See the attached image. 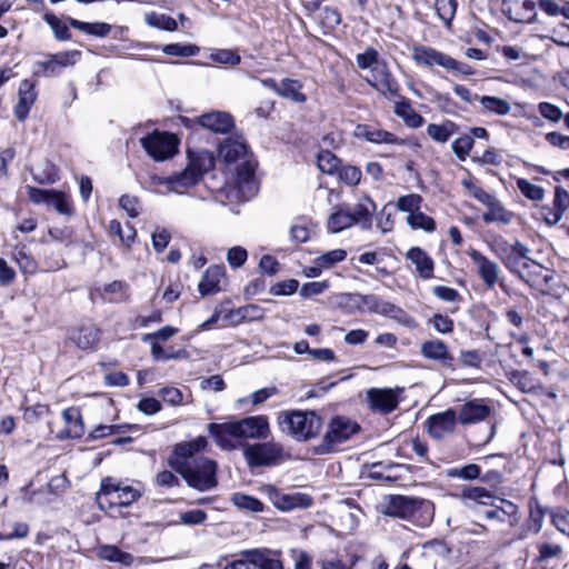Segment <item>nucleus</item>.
Here are the masks:
<instances>
[{
	"label": "nucleus",
	"instance_id": "1",
	"mask_svg": "<svg viewBox=\"0 0 569 569\" xmlns=\"http://www.w3.org/2000/svg\"><path fill=\"white\" fill-rule=\"evenodd\" d=\"M208 432L220 449L233 451L238 449L239 440H264L271 431L268 417L258 415L221 423L211 422Z\"/></svg>",
	"mask_w": 569,
	"mask_h": 569
},
{
	"label": "nucleus",
	"instance_id": "2",
	"mask_svg": "<svg viewBox=\"0 0 569 569\" xmlns=\"http://www.w3.org/2000/svg\"><path fill=\"white\" fill-rule=\"evenodd\" d=\"M218 157L233 169L240 191L247 199L257 192L254 181L256 162L244 142L226 139L218 148Z\"/></svg>",
	"mask_w": 569,
	"mask_h": 569
},
{
	"label": "nucleus",
	"instance_id": "3",
	"mask_svg": "<svg viewBox=\"0 0 569 569\" xmlns=\"http://www.w3.org/2000/svg\"><path fill=\"white\" fill-rule=\"evenodd\" d=\"M359 430L360 426L356 421L347 417L337 416L331 419L322 441L315 447V452L318 455L333 452L338 446L349 440Z\"/></svg>",
	"mask_w": 569,
	"mask_h": 569
},
{
	"label": "nucleus",
	"instance_id": "4",
	"mask_svg": "<svg viewBox=\"0 0 569 569\" xmlns=\"http://www.w3.org/2000/svg\"><path fill=\"white\" fill-rule=\"evenodd\" d=\"M177 472L182 476L189 487L199 491L213 489L218 483L216 477L217 463L206 457L193 459L191 465Z\"/></svg>",
	"mask_w": 569,
	"mask_h": 569
},
{
	"label": "nucleus",
	"instance_id": "5",
	"mask_svg": "<svg viewBox=\"0 0 569 569\" xmlns=\"http://www.w3.org/2000/svg\"><path fill=\"white\" fill-rule=\"evenodd\" d=\"M281 425L298 440H308L319 433L322 420L315 411H291Z\"/></svg>",
	"mask_w": 569,
	"mask_h": 569
},
{
	"label": "nucleus",
	"instance_id": "6",
	"mask_svg": "<svg viewBox=\"0 0 569 569\" xmlns=\"http://www.w3.org/2000/svg\"><path fill=\"white\" fill-rule=\"evenodd\" d=\"M139 141L146 152L156 161L172 157L178 148V140L174 134L158 130L140 138Z\"/></svg>",
	"mask_w": 569,
	"mask_h": 569
},
{
	"label": "nucleus",
	"instance_id": "7",
	"mask_svg": "<svg viewBox=\"0 0 569 569\" xmlns=\"http://www.w3.org/2000/svg\"><path fill=\"white\" fill-rule=\"evenodd\" d=\"M243 457L250 467L274 466L283 458V448L277 442L246 445Z\"/></svg>",
	"mask_w": 569,
	"mask_h": 569
},
{
	"label": "nucleus",
	"instance_id": "8",
	"mask_svg": "<svg viewBox=\"0 0 569 569\" xmlns=\"http://www.w3.org/2000/svg\"><path fill=\"white\" fill-rule=\"evenodd\" d=\"M226 569H283L278 555L271 550L246 551L241 559L226 566Z\"/></svg>",
	"mask_w": 569,
	"mask_h": 569
},
{
	"label": "nucleus",
	"instance_id": "9",
	"mask_svg": "<svg viewBox=\"0 0 569 569\" xmlns=\"http://www.w3.org/2000/svg\"><path fill=\"white\" fill-rule=\"evenodd\" d=\"M518 278L541 295H549L552 290L555 271L543 267L541 263L532 259L525 268H522Z\"/></svg>",
	"mask_w": 569,
	"mask_h": 569
},
{
	"label": "nucleus",
	"instance_id": "10",
	"mask_svg": "<svg viewBox=\"0 0 569 569\" xmlns=\"http://www.w3.org/2000/svg\"><path fill=\"white\" fill-rule=\"evenodd\" d=\"M264 493L272 505L281 511H290L297 508H309L312 505V498L302 492H284L272 486L264 488Z\"/></svg>",
	"mask_w": 569,
	"mask_h": 569
},
{
	"label": "nucleus",
	"instance_id": "11",
	"mask_svg": "<svg viewBox=\"0 0 569 569\" xmlns=\"http://www.w3.org/2000/svg\"><path fill=\"white\" fill-rule=\"evenodd\" d=\"M530 248L520 241L512 244L503 242L500 258L510 273L518 277L532 259L529 257Z\"/></svg>",
	"mask_w": 569,
	"mask_h": 569
},
{
	"label": "nucleus",
	"instance_id": "12",
	"mask_svg": "<svg viewBox=\"0 0 569 569\" xmlns=\"http://www.w3.org/2000/svg\"><path fill=\"white\" fill-rule=\"evenodd\" d=\"M208 445V441L204 437L200 436L196 439L177 445L171 453V456L168 458L169 466L174 470L178 471L189 465L192 463L193 459H198L196 455L203 450Z\"/></svg>",
	"mask_w": 569,
	"mask_h": 569
},
{
	"label": "nucleus",
	"instance_id": "13",
	"mask_svg": "<svg viewBox=\"0 0 569 569\" xmlns=\"http://www.w3.org/2000/svg\"><path fill=\"white\" fill-rule=\"evenodd\" d=\"M367 82L375 90L385 97H398L400 92V84L392 76L386 60L381 61L367 78Z\"/></svg>",
	"mask_w": 569,
	"mask_h": 569
},
{
	"label": "nucleus",
	"instance_id": "14",
	"mask_svg": "<svg viewBox=\"0 0 569 569\" xmlns=\"http://www.w3.org/2000/svg\"><path fill=\"white\" fill-rule=\"evenodd\" d=\"M402 389L391 388H370L367 390V400L369 407L380 413H389L393 411L399 403V393Z\"/></svg>",
	"mask_w": 569,
	"mask_h": 569
},
{
	"label": "nucleus",
	"instance_id": "15",
	"mask_svg": "<svg viewBox=\"0 0 569 569\" xmlns=\"http://www.w3.org/2000/svg\"><path fill=\"white\" fill-rule=\"evenodd\" d=\"M468 256L471 258L477 268V272L488 289H492L499 282L500 267L496 261L488 259L485 254L476 249L468 250Z\"/></svg>",
	"mask_w": 569,
	"mask_h": 569
},
{
	"label": "nucleus",
	"instance_id": "16",
	"mask_svg": "<svg viewBox=\"0 0 569 569\" xmlns=\"http://www.w3.org/2000/svg\"><path fill=\"white\" fill-rule=\"evenodd\" d=\"M457 422V412L453 409H448L428 418V432L433 439L441 440L453 433Z\"/></svg>",
	"mask_w": 569,
	"mask_h": 569
},
{
	"label": "nucleus",
	"instance_id": "17",
	"mask_svg": "<svg viewBox=\"0 0 569 569\" xmlns=\"http://www.w3.org/2000/svg\"><path fill=\"white\" fill-rule=\"evenodd\" d=\"M422 505V499L406 496H391L386 507V515L408 519L420 510Z\"/></svg>",
	"mask_w": 569,
	"mask_h": 569
},
{
	"label": "nucleus",
	"instance_id": "18",
	"mask_svg": "<svg viewBox=\"0 0 569 569\" xmlns=\"http://www.w3.org/2000/svg\"><path fill=\"white\" fill-rule=\"evenodd\" d=\"M411 58L418 66L428 68L438 66L447 70L450 56L432 47L417 44L412 48Z\"/></svg>",
	"mask_w": 569,
	"mask_h": 569
},
{
	"label": "nucleus",
	"instance_id": "19",
	"mask_svg": "<svg viewBox=\"0 0 569 569\" xmlns=\"http://www.w3.org/2000/svg\"><path fill=\"white\" fill-rule=\"evenodd\" d=\"M517 515L518 507L513 502L501 498L493 506L482 511V516L487 520H497L501 523L508 522L511 526L518 521Z\"/></svg>",
	"mask_w": 569,
	"mask_h": 569
},
{
	"label": "nucleus",
	"instance_id": "20",
	"mask_svg": "<svg viewBox=\"0 0 569 569\" xmlns=\"http://www.w3.org/2000/svg\"><path fill=\"white\" fill-rule=\"evenodd\" d=\"M491 413V408L482 400L473 399L463 403L457 415L461 425H473L486 420Z\"/></svg>",
	"mask_w": 569,
	"mask_h": 569
},
{
	"label": "nucleus",
	"instance_id": "21",
	"mask_svg": "<svg viewBox=\"0 0 569 569\" xmlns=\"http://www.w3.org/2000/svg\"><path fill=\"white\" fill-rule=\"evenodd\" d=\"M80 51H63L51 54L48 60L41 62L43 74L46 77H56L61 73L63 68L73 66L80 58Z\"/></svg>",
	"mask_w": 569,
	"mask_h": 569
},
{
	"label": "nucleus",
	"instance_id": "22",
	"mask_svg": "<svg viewBox=\"0 0 569 569\" xmlns=\"http://www.w3.org/2000/svg\"><path fill=\"white\" fill-rule=\"evenodd\" d=\"M461 497L466 500V506L476 511H479V507L493 506L499 499L491 491L478 486L465 487L461 491Z\"/></svg>",
	"mask_w": 569,
	"mask_h": 569
},
{
	"label": "nucleus",
	"instance_id": "23",
	"mask_svg": "<svg viewBox=\"0 0 569 569\" xmlns=\"http://www.w3.org/2000/svg\"><path fill=\"white\" fill-rule=\"evenodd\" d=\"M36 99L34 83L29 79L22 80L18 90V102L13 110L18 120L23 121L28 118Z\"/></svg>",
	"mask_w": 569,
	"mask_h": 569
},
{
	"label": "nucleus",
	"instance_id": "24",
	"mask_svg": "<svg viewBox=\"0 0 569 569\" xmlns=\"http://www.w3.org/2000/svg\"><path fill=\"white\" fill-rule=\"evenodd\" d=\"M420 352L425 358L438 361L443 367L453 369V357L442 340L432 339L425 341L421 345Z\"/></svg>",
	"mask_w": 569,
	"mask_h": 569
},
{
	"label": "nucleus",
	"instance_id": "25",
	"mask_svg": "<svg viewBox=\"0 0 569 569\" xmlns=\"http://www.w3.org/2000/svg\"><path fill=\"white\" fill-rule=\"evenodd\" d=\"M198 123L216 133H227L233 127V118L223 111H212L199 117Z\"/></svg>",
	"mask_w": 569,
	"mask_h": 569
},
{
	"label": "nucleus",
	"instance_id": "26",
	"mask_svg": "<svg viewBox=\"0 0 569 569\" xmlns=\"http://www.w3.org/2000/svg\"><path fill=\"white\" fill-rule=\"evenodd\" d=\"M224 276L226 272L222 266L209 267L198 284L201 296L214 295L221 291V282L224 280Z\"/></svg>",
	"mask_w": 569,
	"mask_h": 569
},
{
	"label": "nucleus",
	"instance_id": "27",
	"mask_svg": "<svg viewBox=\"0 0 569 569\" xmlns=\"http://www.w3.org/2000/svg\"><path fill=\"white\" fill-rule=\"evenodd\" d=\"M356 136L372 143L403 144V140L393 133L368 124H359L356 128Z\"/></svg>",
	"mask_w": 569,
	"mask_h": 569
},
{
	"label": "nucleus",
	"instance_id": "28",
	"mask_svg": "<svg viewBox=\"0 0 569 569\" xmlns=\"http://www.w3.org/2000/svg\"><path fill=\"white\" fill-rule=\"evenodd\" d=\"M200 178L197 176V173H194L190 168L186 167L183 171L163 179L161 183L166 184L169 191L182 194L190 187L196 186Z\"/></svg>",
	"mask_w": 569,
	"mask_h": 569
},
{
	"label": "nucleus",
	"instance_id": "29",
	"mask_svg": "<svg viewBox=\"0 0 569 569\" xmlns=\"http://www.w3.org/2000/svg\"><path fill=\"white\" fill-rule=\"evenodd\" d=\"M422 279H430L433 276L435 263L428 253L419 247H412L406 254Z\"/></svg>",
	"mask_w": 569,
	"mask_h": 569
},
{
	"label": "nucleus",
	"instance_id": "30",
	"mask_svg": "<svg viewBox=\"0 0 569 569\" xmlns=\"http://www.w3.org/2000/svg\"><path fill=\"white\" fill-rule=\"evenodd\" d=\"M70 339L82 350H89L97 346L100 340V331L93 325H86L74 330Z\"/></svg>",
	"mask_w": 569,
	"mask_h": 569
},
{
	"label": "nucleus",
	"instance_id": "31",
	"mask_svg": "<svg viewBox=\"0 0 569 569\" xmlns=\"http://www.w3.org/2000/svg\"><path fill=\"white\" fill-rule=\"evenodd\" d=\"M62 418L66 423V429L63 430L64 437L67 438H79L84 432V427L82 423V417L80 410L76 407L67 408L62 411Z\"/></svg>",
	"mask_w": 569,
	"mask_h": 569
},
{
	"label": "nucleus",
	"instance_id": "32",
	"mask_svg": "<svg viewBox=\"0 0 569 569\" xmlns=\"http://www.w3.org/2000/svg\"><path fill=\"white\" fill-rule=\"evenodd\" d=\"M189 163L190 168L201 179L203 173L208 172L214 167V157L208 150H199L194 152L189 151Z\"/></svg>",
	"mask_w": 569,
	"mask_h": 569
},
{
	"label": "nucleus",
	"instance_id": "33",
	"mask_svg": "<svg viewBox=\"0 0 569 569\" xmlns=\"http://www.w3.org/2000/svg\"><path fill=\"white\" fill-rule=\"evenodd\" d=\"M377 207L369 197H363L355 206L351 211V218H355V223H360L363 229L371 227V216L376 211Z\"/></svg>",
	"mask_w": 569,
	"mask_h": 569
},
{
	"label": "nucleus",
	"instance_id": "34",
	"mask_svg": "<svg viewBox=\"0 0 569 569\" xmlns=\"http://www.w3.org/2000/svg\"><path fill=\"white\" fill-rule=\"evenodd\" d=\"M459 130L458 124L453 121L447 120L441 124L429 123L427 126V134L438 143H446L450 137Z\"/></svg>",
	"mask_w": 569,
	"mask_h": 569
},
{
	"label": "nucleus",
	"instance_id": "35",
	"mask_svg": "<svg viewBox=\"0 0 569 569\" xmlns=\"http://www.w3.org/2000/svg\"><path fill=\"white\" fill-rule=\"evenodd\" d=\"M393 109L395 113L410 128H419L425 122L423 117L420 116L406 100L396 102Z\"/></svg>",
	"mask_w": 569,
	"mask_h": 569
},
{
	"label": "nucleus",
	"instance_id": "36",
	"mask_svg": "<svg viewBox=\"0 0 569 569\" xmlns=\"http://www.w3.org/2000/svg\"><path fill=\"white\" fill-rule=\"evenodd\" d=\"M485 206L488 208V211L482 214V220L486 223L502 222L507 224L511 221L512 213L507 211L495 197Z\"/></svg>",
	"mask_w": 569,
	"mask_h": 569
},
{
	"label": "nucleus",
	"instance_id": "37",
	"mask_svg": "<svg viewBox=\"0 0 569 569\" xmlns=\"http://www.w3.org/2000/svg\"><path fill=\"white\" fill-rule=\"evenodd\" d=\"M67 21L71 27H73L87 34H90V36H96V37L102 38V37L108 36L111 31V26L106 22L90 23V22H83V21L77 20L71 17L67 18Z\"/></svg>",
	"mask_w": 569,
	"mask_h": 569
},
{
	"label": "nucleus",
	"instance_id": "38",
	"mask_svg": "<svg viewBox=\"0 0 569 569\" xmlns=\"http://www.w3.org/2000/svg\"><path fill=\"white\" fill-rule=\"evenodd\" d=\"M365 296L361 293H340L336 298V306L348 313L365 310Z\"/></svg>",
	"mask_w": 569,
	"mask_h": 569
},
{
	"label": "nucleus",
	"instance_id": "39",
	"mask_svg": "<svg viewBox=\"0 0 569 569\" xmlns=\"http://www.w3.org/2000/svg\"><path fill=\"white\" fill-rule=\"evenodd\" d=\"M479 102L481 103L485 112L495 113L497 116H507L511 111V104L509 101L499 97L482 96L479 98Z\"/></svg>",
	"mask_w": 569,
	"mask_h": 569
},
{
	"label": "nucleus",
	"instance_id": "40",
	"mask_svg": "<svg viewBox=\"0 0 569 569\" xmlns=\"http://www.w3.org/2000/svg\"><path fill=\"white\" fill-rule=\"evenodd\" d=\"M316 21L320 26L322 33L327 34L340 24L341 16L337 9L325 7L316 17Z\"/></svg>",
	"mask_w": 569,
	"mask_h": 569
},
{
	"label": "nucleus",
	"instance_id": "41",
	"mask_svg": "<svg viewBox=\"0 0 569 569\" xmlns=\"http://www.w3.org/2000/svg\"><path fill=\"white\" fill-rule=\"evenodd\" d=\"M141 497V490L132 486H121L113 499H109V507H128Z\"/></svg>",
	"mask_w": 569,
	"mask_h": 569
},
{
	"label": "nucleus",
	"instance_id": "42",
	"mask_svg": "<svg viewBox=\"0 0 569 569\" xmlns=\"http://www.w3.org/2000/svg\"><path fill=\"white\" fill-rule=\"evenodd\" d=\"M352 224H355V218H351V211L342 207L331 213L328 219V228L332 232H340Z\"/></svg>",
	"mask_w": 569,
	"mask_h": 569
},
{
	"label": "nucleus",
	"instance_id": "43",
	"mask_svg": "<svg viewBox=\"0 0 569 569\" xmlns=\"http://www.w3.org/2000/svg\"><path fill=\"white\" fill-rule=\"evenodd\" d=\"M301 84L297 80L283 79L279 82L278 94L295 102L306 101V96L300 91Z\"/></svg>",
	"mask_w": 569,
	"mask_h": 569
},
{
	"label": "nucleus",
	"instance_id": "44",
	"mask_svg": "<svg viewBox=\"0 0 569 569\" xmlns=\"http://www.w3.org/2000/svg\"><path fill=\"white\" fill-rule=\"evenodd\" d=\"M379 54V52L372 48L368 47L363 52H360L356 56V62L359 69L361 70H370V72L383 61Z\"/></svg>",
	"mask_w": 569,
	"mask_h": 569
},
{
	"label": "nucleus",
	"instance_id": "45",
	"mask_svg": "<svg viewBox=\"0 0 569 569\" xmlns=\"http://www.w3.org/2000/svg\"><path fill=\"white\" fill-rule=\"evenodd\" d=\"M99 556L101 559L120 562L124 566H130L133 561V557L130 553L121 551L116 546L101 547L99 549Z\"/></svg>",
	"mask_w": 569,
	"mask_h": 569
},
{
	"label": "nucleus",
	"instance_id": "46",
	"mask_svg": "<svg viewBox=\"0 0 569 569\" xmlns=\"http://www.w3.org/2000/svg\"><path fill=\"white\" fill-rule=\"evenodd\" d=\"M231 501L239 509L248 510L251 512H261L263 510V503L259 499L244 493H233Z\"/></svg>",
	"mask_w": 569,
	"mask_h": 569
},
{
	"label": "nucleus",
	"instance_id": "47",
	"mask_svg": "<svg viewBox=\"0 0 569 569\" xmlns=\"http://www.w3.org/2000/svg\"><path fill=\"white\" fill-rule=\"evenodd\" d=\"M146 22L150 27L162 29L166 31H174L177 30L178 27L177 21L172 17L156 12L147 14Z\"/></svg>",
	"mask_w": 569,
	"mask_h": 569
},
{
	"label": "nucleus",
	"instance_id": "48",
	"mask_svg": "<svg viewBox=\"0 0 569 569\" xmlns=\"http://www.w3.org/2000/svg\"><path fill=\"white\" fill-rule=\"evenodd\" d=\"M385 317L395 320L397 323L408 328H413L416 326L415 319L401 307L392 302H389Z\"/></svg>",
	"mask_w": 569,
	"mask_h": 569
},
{
	"label": "nucleus",
	"instance_id": "49",
	"mask_svg": "<svg viewBox=\"0 0 569 569\" xmlns=\"http://www.w3.org/2000/svg\"><path fill=\"white\" fill-rule=\"evenodd\" d=\"M397 467L393 462H373L369 466L368 477L375 480H392L390 471Z\"/></svg>",
	"mask_w": 569,
	"mask_h": 569
},
{
	"label": "nucleus",
	"instance_id": "50",
	"mask_svg": "<svg viewBox=\"0 0 569 569\" xmlns=\"http://www.w3.org/2000/svg\"><path fill=\"white\" fill-rule=\"evenodd\" d=\"M407 222L411 228L422 229L427 232H432L436 229L435 220L420 211L411 212L407 217Z\"/></svg>",
	"mask_w": 569,
	"mask_h": 569
},
{
	"label": "nucleus",
	"instance_id": "51",
	"mask_svg": "<svg viewBox=\"0 0 569 569\" xmlns=\"http://www.w3.org/2000/svg\"><path fill=\"white\" fill-rule=\"evenodd\" d=\"M457 6V0H436L435 8L437 14L446 26H450L456 14Z\"/></svg>",
	"mask_w": 569,
	"mask_h": 569
},
{
	"label": "nucleus",
	"instance_id": "52",
	"mask_svg": "<svg viewBox=\"0 0 569 569\" xmlns=\"http://www.w3.org/2000/svg\"><path fill=\"white\" fill-rule=\"evenodd\" d=\"M44 21L50 26V28L52 29V31L54 33V37L58 40L67 41V40L71 39V33L69 31L68 26L66 23H63L53 13H46Z\"/></svg>",
	"mask_w": 569,
	"mask_h": 569
},
{
	"label": "nucleus",
	"instance_id": "53",
	"mask_svg": "<svg viewBox=\"0 0 569 569\" xmlns=\"http://www.w3.org/2000/svg\"><path fill=\"white\" fill-rule=\"evenodd\" d=\"M13 259L23 273L32 274L37 271L36 260L24 250L23 247L16 249L13 252Z\"/></svg>",
	"mask_w": 569,
	"mask_h": 569
},
{
	"label": "nucleus",
	"instance_id": "54",
	"mask_svg": "<svg viewBox=\"0 0 569 569\" xmlns=\"http://www.w3.org/2000/svg\"><path fill=\"white\" fill-rule=\"evenodd\" d=\"M473 138L470 134H463L453 140L451 148L460 161H465L472 149Z\"/></svg>",
	"mask_w": 569,
	"mask_h": 569
},
{
	"label": "nucleus",
	"instance_id": "55",
	"mask_svg": "<svg viewBox=\"0 0 569 569\" xmlns=\"http://www.w3.org/2000/svg\"><path fill=\"white\" fill-rule=\"evenodd\" d=\"M517 187L521 193L530 200L540 201L545 197V190L540 186L533 184L527 179H518Z\"/></svg>",
	"mask_w": 569,
	"mask_h": 569
},
{
	"label": "nucleus",
	"instance_id": "56",
	"mask_svg": "<svg viewBox=\"0 0 569 569\" xmlns=\"http://www.w3.org/2000/svg\"><path fill=\"white\" fill-rule=\"evenodd\" d=\"M277 392H278V389L276 387L261 388V389L252 392L248 397L240 398L238 400V402L240 405H244V403L250 402L253 406H258V405H261L264 401H267L272 396L277 395Z\"/></svg>",
	"mask_w": 569,
	"mask_h": 569
},
{
	"label": "nucleus",
	"instance_id": "57",
	"mask_svg": "<svg viewBox=\"0 0 569 569\" xmlns=\"http://www.w3.org/2000/svg\"><path fill=\"white\" fill-rule=\"evenodd\" d=\"M47 204L52 206L61 214H70L71 206L63 192L50 190Z\"/></svg>",
	"mask_w": 569,
	"mask_h": 569
},
{
	"label": "nucleus",
	"instance_id": "58",
	"mask_svg": "<svg viewBox=\"0 0 569 569\" xmlns=\"http://www.w3.org/2000/svg\"><path fill=\"white\" fill-rule=\"evenodd\" d=\"M340 160L330 151L323 150L318 154L319 169L328 174H332L339 168Z\"/></svg>",
	"mask_w": 569,
	"mask_h": 569
},
{
	"label": "nucleus",
	"instance_id": "59",
	"mask_svg": "<svg viewBox=\"0 0 569 569\" xmlns=\"http://www.w3.org/2000/svg\"><path fill=\"white\" fill-rule=\"evenodd\" d=\"M390 301L382 299L377 295H366L365 296V309L368 312L376 313L385 317L387 312V308Z\"/></svg>",
	"mask_w": 569,
	"mask_h": 569
},
{
	"label": "nucleus",
	"instance_id": "60",
	"mask_svg": "<svg viewBox=\"0 0 569 569\" xmlns=\"http://www.w3.org/2000/svg\"><path fill=\"white\" fill-rule=\"evenodd\" d=\"M162 51L168 56L193 57L199 52V48L194 44L170 43L166 44Z\"/></svg>",
	"mask_w": 569,
	"mask_h": 569
},
{
	"label": "nucleus",
	"instance_id": "61",
	"mask_svg": "<svg viewBox=\"0 0 569 569\" xmlns=\"http://www.w3.org/2000/svg\"><path fill=\"white\" fill-rule=\"evenodd\" d=\"M347 252L343 249H335L317 257V263L325 269L333 267L346 259Z\"/></svg>",
	"mask_w": 569,
	"mask_h": 569
},
{
	"label": "nucleus",
	"instance_id": "62",
	"mask_svg": "<svg viewBox=\"0 0 569 569\" xmlns=\"http://www.w3.org/2000/svg\"><path fill=\"white\" fill-rule=\"evenodd\" d=\"M121 485L113 482L111 478H106L101 481L100 491L98 492V500L100 506L103 501L109 505V499H113L117 492H119Z\"/></svg>",
	"mask_w": 569,
	"mask_h": 569
},
{
	"label": "nucleus",
	"instance_id": "63",
	"mask_svg": "<svg viewBox=\"0 0 569 569\" xmlns=\"http://www.w3.org/2000/svg\"><path fill=\"white\" fill-rule=\"evenodd\" d=\"M481 469L476 463H469L461 468H453L448 471V476L461 478L465 480H473L480 477Z\"/></svg>",
	"mask_w": 569,
	"mask_h": 569
},
{
	"label": "nucleus",
	"instance_id": "64",
	"mask_svg": "<svg viewBox=\"0 0 569 569\" xmlns=\"http://www.w3.org/2000/svg\"><path fill=\"white\" fill-rule=\"evenodd\" d=\"M538 111L545 119L552 123L559 122L565 117L559 107L547 101H542L538 104Z\"/></svg>",
	"mask_w": 569,
	"mask_h": 569
}]
</instances>
